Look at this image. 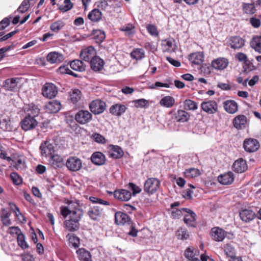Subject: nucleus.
I'll return each mask as SVG.
<instances>
[{
	"instance_id": "1",
	"label": "nucleus",
	"mask_w": 261,
	"mask_h": 261,
	"mask_svg": "<svg viewBox=\"0 0 261 261\" xmlns=\"http://www.w3.org/2000/svg\"><path fill=\"white\" fill-rule=\"evenodd\" d=\"M60 212L64 218H67L63 223L65 230L70 232L77 231L80 228V221L83 216V210L75 204V207L73 209L70 206H61Z\"/></svg>"
},
{
	"instance_id": "2",
	"label": "nucleus",
	"mask_w": 261,
	"mask_h": 261,
	"mask_svg": "<svg viewBox=\"0 0 261 261\" xmlns=\"http://www.w3.org/2000/svg\"><path fill=\"white\" fill-rule=\"evenodd\" d=\"M160 181L156 178H148L144 183V190L149 195L153 194L159 189Z\"/></svg>"
},
{
	"instance_id": "3",
	"label": "nucleus",
	"mask_w": 261,
	"mask_h": 261,
	"mask_svg": "<svg viewBox=\"0 0 261 261\" xmlns=\"http://www.w3.org/2000/svg\"><path fill=\"white\" fill-rule=\"evenodd\" d=\"M106 103L99 99L92 101L89 105L91 112L94 115L102 113L106 109Z\"/></svg>"
},
{
	"instance_id": "4",
	"label": "nucleus",
	"mask_w": 261,
	"mask_h": 261,
	"mask_svg": "<svg viewBox=\"0 0 261 261\" xmlns=\"http://www.w3.org/2000/svg\"><path fill=\"white\" fill-rule=\"evenodd\" d=\"M66 166L69 171L76 172L82 168V161L76 156H70L66 160Z\"/></svg>"
},
{
	"instance_id": "5",
	"label": "nucleus",
	"mask_w": 261,
	"mask_h": 261,
	"mask_svg": "<svg viewBox=\"0 0 261 261\" xmlns=\"http://www.w3.org/2000/svg\"><path fill=\"white\" fill-rule=\"evenodd\" d=\"M259 143L255 139L247 138L243 142V148L246 152L249 153L256 151L259 148Z\"/></svg>"
},
{
	"instance_id": "6",
	"label": "nucleus",
	"mask_w": 261,
	"mask_h": 261,
	"mask_svg": "<svg viewBox=\"0 0 261 261\" xmlns=\"http://www.w3.org/2000/svg\"><path fill=\"white\" fill-rule=\"evenodd\" d=\"M92 119V115L88 110H81L75 115V120L81 124H85L90 122Z\"/></svg>"
},
{
	"instance_id": "7",
	"label": "nucleus",
	"mask_w": 261,
	"mask_h": 261,
	"mask_svg": "<svg viewBox=\"0 0 261 261\" xmlns=\"http://www.w3.org/2000/svg\"><path fill=\"white\" fill-rule=\"evenodd\" d=\"M39 149L41 156L45 158L50 156L55 151L54 145L50 140H46L42 142Z\"/></svg>"
},
{
	"instance_id": "8",
	"label": "nucleus",
	"mask_w": 261,
	"mask_h": 261,
	"mask_svg": "<svg viewBox=\"0 0 261 261\" xmlns=\"http://www.w3.org/2000/svg\"><path fill=\"white\" fill-rule=\"evenodd\" d=\"M20 124L22 129L27 131L35 128L38 122L34 117L28 115L21 120Z\"/></svg>"
},
{
	"instance_id": "9",
	"label": "nucleus",
	"mask_w": 261,
	"mask_h": 261,
	"mask_svg": "<svg viewBox=\"0 0 261 261\" xmlns=\"http://www.w3.org/2000/svg\"><path fill=\"white\" fill-rule=\"evenodd\" d=\"M58 93L56 86L52 83H46L42 88V95L48 98L55 97Z\"/></svg>"
},
{
	"instance_id": "10",
	"label": "nucleus",
	"mask_w": 261,
	"mask_h": 261,
	"mask_svg": "<svg viewBox=\"0 0 261 261\" xmlns=\"http://www.w3.org/2000/svg\"><path fill=\"white\" fill-rule=\"evenodd\" d=\"M185 212L184 215V221L188 226L195 227L196 226V214L189 208H185Z\"/></svg>"
},
{
	"instance_id": "11",
	"label": "nucleus",
	"mask_w": 261,
	"mask_h": 261,
	"mask_svg": "<svg viewBox=\"0 0 261 261\" xmlns=\"http://www.w3.org/2000/svg\"><path fill=\"white\" fill-rule=\"evenodd\" d=\"M202 110L209 114H215L218 111V105L215 100L203 101L201 103Z\"/></svg>"
},
{
	"instance_id": "12",
	"label": "nucleus",
	"mask_w": 261,
	"mask_h": 261,
	"mask_svg": "<svg viewBox=\"0 0 261 261\" xmlns=\"http://www.w3.org/2000/svg\"><path fill=\"white\" fill-rule=\"evenodd\" d=\"M229 46L233 49L241 48L244 46L245 40L240 36H232L228 38Z\"/></svg>"
},
{
	"instance_id": "13",
	"label": "nucleus",
	"mask_w": 261,
	"mask_h": 261,
	"mask_svg": "<svg viewBox=\"0 0 261 261\" xmlns=\"http://www.w3.org/2000/svg\"><path fill=\"white\" fill-rule=\"evenodd\" d=\"M211 235L214 241L221 242L225 238L226 232L219 227H215L211 229Z\"/></svg>"
},
{
	"instance_id": "14",
	"label": "nucleus",
	"mask_w": 261,
	"mask_h": 261,
	"mask_svg": "<svg viewBox=\"0 0 261 261\" xmlns=\"http://www.w3.org/2000/svg\"><path fill=\"white\" fill-rule=\"evenodd\" d=\"M229 61L225 58H218L212 61L211 65L213 68L217 70H222L226 68Z\"/></svg>"
},
{
	"instance_id": "15",
	"label": "nucleus",
	"mask_w": 261,
	"mask_h": 261,
	"mask_svg": "<svg viewBox=\"0 0 261 261\" xmlns=\"http://www.w3.org/2000/svg\"><path fill=\"white\" fill-rule=\"evenodd\" d=\"M96 52L92 46H89L81 50L80 56L82 59L89 62L96 56Z\"/></svg>"
},
{
	"instance_id": "16",
	"label": "nucleus",
	"mask_w": 261,
	"mask_h": 261,
	"mask_svg": "<svg viewBox=\"0 0 261 261\" xmlns=\"http://www.w3.org/2000/svg\"><path fill=\"white\" fill-rule=\"evenodd\" d=\"M247 118L244 115H238L232 120L233 126L237 129H242L246 127Z\"/></svg>"
},
{
	"instance_id": "17",
	"label": "nucleus",
	"mask_w": 261,
	"mask_h": 261,
	"mask_svg": "<svg viewBox=\"0 0 261 261\" xmlns=\"http://www.w3.org/2000/svg\"><path fill=\"white\" fill-rule=\"evenodd\" d=\"M48 164L55 169L60 168L63 166L64 160L61 156L57 154H52L49 159Z\"/></svg>"
},
{
	"instance_id": "18",
	"label": "nucleus",
	"mask_w": 261,
	"mask_h": 261,
	"mask_svg": "<svg viewBox=\"0 0 261 261\" xmlns=\"http://www.w3.org/2000/svg\"><path fill=\"white\" fill-rule=\"evenodd\" d=\"M240 217L242 221L245 223L252 221L256 217L255 213L252 210L244 209L240 212Z\"/></svg>"
},
{
	"instance_id": "19",
	"label": "nucleus",
	"mask_w": 261,
	"mask_h": 261,
	"mask_svg": "<svg viewBox=\"0 0 261 261\" xmlns=\"http://www.w3.org/2000/svg\"><path fill=\"white\" fill-rule=\"evenodd\" d=\"M232 168L234 172L241 173L247 170L248 166L246 161L240 158L234 162Z\"/></svg>"
},
{
	"instance_id": "20",
	"label": "nucleus",
	"mask_w": 261,
	"mask_h": 261,
	"mask_svg": "<svg viewBox=\"0 0 261 261\" xmlns=\"http://www.w3.org/2000/svg\"><path fill=\"white\" fill-rule=\"evenodd\" d=\"M132 193L124 189L116 190L114 192V197L121 201H127L132 197Z\"/></svg>"
},
{
	"instance_id": "21",
	"label": "nucleus",
	"mask_w": 261,
	"mask_h": 261,
	"mask_svg": "<svg viewBox=\"0 0 261 261\" xmlns=\"http://www.w3.org/2000/svg\"><path fill=\"white\" fill-rule=\"evenodd\" d=\"M126 107L124 105L116 103L112 105L110 108V113L116 116H121L125 112Z\"/></svg>"
},
{
	"instance_id": "22",
	"label": "nucleus",
	"mask_w": 261,
	"mask_h": 261,
	"mask_svg": "<svg viewBox=\"0 0 261 261\" xmlns=\"http://www.w3.org/2000/svg\"><path fill=\"white\" fill-rule=\"evenodd\" d=\"M218 180L223 185L231 184L234 180V174L232 172L224 173L218 176Z\"/></svg>"
},
{
	"instance_id": "23",
	"label": "nucleus",
	"mask_w": 261,
	"mask_h": 261,
	"mask_svg": "<svg viewBox=\"0 0 261 261\" xmlns=\"http://www.w3.org/2000/svg\"><path fill=\"white\" fill-rule=\"evenodd\" d=\"M162 49L164 52L172 53L176 50V46L173 39H169L162 42Z\"/></svg>"
},
{
	"instance_id": "24",
	"label": "nucleus",
	"mask_w": 261,
	"mask_h": 261,
	"mask_svg": "<svg viewBox=\"0 0 261 261\" xmlns=\"http://www.w3.org/2000/svg\"><path fill=\"white\" fill-rule=\"evenodd\" d=\"M61 105L59 101L57 100H52L49 101L45 106V109L46 112L48 113H57L61 109Z\"/></svg>"
},
{
	"instance_id": "25",
	"label": "nucleus",
	"mask_w": 261,
	"mask_h": 261,
	"mask_svg": "<svg viewBox=\"0 0 261 261\" xmlns=\"http://www.w3.org/2000/svg\"><path fill=\"white\" fill-rule=\"evenodd\" d=\"M204 55L202 52H196L191 54L189 56V60L192 64L194 65H200L204 61Z\"/></svg>"
},
{
	"instance_id": "26",
	"label": "nucleus",
	"mask_w": 261,
	"mask_h": 261,
	"mask_svg": "<svg viewBox=\"0 0 261 261\" xmlns=\"http://www.w3.org/2000/svg\"><path fill=\"white\" fill-rule=\"evenodd\" d=\"M223 107L224 110L229 114H234L238 110L237 103L233 100H227L224 102Z\"/></svg>"
},
{
	"instance_id": "27",
	"label": "nucleus",
	"mask_w": 261,
	"mask_h": 261,
	"mask_svg": "<svg viewBox=\"0 0 261 261\" xmlns=\"http://www.w3.org/2000/svg\"><path fill=\"white\" fill-rule=\"evenodd\" d=\"M103 209L98 206H95L90 207L88 212L89 217L93 220H97L102 216Z\"/></svg>"
},
{
	"instance_id": "28",
	"label": "nucleus",
	"mask_w": 261,
	"mask_h": 261,
	"mask_svg": "<svg viewBox=\"0 0 261 261\" xmlns=\"http://www.w3.org/2000/svg\"><path fill=\"white\" fill-rule=\"evenodd\" d=\"M103 65L104 62L103 60L99 57L95 56L90 61L91 68L95 71H98L101 70L103 68Z\"/></svg>"
},
{
	"instance_id": "29",
	"label": "nucleus",
	"mask_w": 261,
	"mask_h": 261,
	"mask_svg": "<svg viewBox=\"0 0 261 261\" xmlns=\"http://www.w3.org/2000/svg\"><path fill=\"white\" fill-rule=\"evenodd\" d=\"M92 162L96 165H102L105 163V155L101 152H94L91 157Z\"/></svg>"
},
{
	"instance_id": "30",
	"label": "nucleus",
	"mask_w": 261,
	"mask_h": 261,
	"mask_svg": "<svg viewBox=\"0 0 261 261\" xmlns=\"http://www.w3.org/2000/svg\"><path fill=\"white\" fill-rule=\"evenodd\" d=\"M115 220L118 225H124L129 222L130 219L127 214L118 212L115 213Z\"/></svg>"
},
{
	"instance_id": "31",
	"label": "nucleus",
	"mask_w": 261,
	"mask_h": 261,
	"mask_svg": "<svg viewBox=\"0 0 261 261\" xmlns=\"http://www.w3.org/2000/svg\"><path fill=\"white\" fill-rule=\"evenodd\" d=\"M77 258L80 261H92L91 254L86 249L81 248L76 251Z\"/></svg>"
},
{
	"instance_id": "32",
	"label": "nucleus",
	"mask_w": 261,
	"mask_h": 261,
	"mask_svg": "<svg viewBox=\"0 0 261 261\" xmlns=\"http://www.w3.org/2000/svg\"><path fill=\"white\" fill-rule=\"evenodd\" d=\"M47 61L51 64L60 63L63 60V55L58 52H51L46 57Z\"/></svg>"
},
{
	"instance_id": "33",
	"label": "nucleus",
	"mask_w": 261,
	"mask_h": 261,
	"mask_svg": "<svg viewBox=\"0 0 261 261\" xmlns=\"http://www.w3.org/2000/svg\"><path fill=\"white\" fill-rule=\"evenodd\" d=\"M185 255L186 258H188V260L198 259L201 255L199 251L193 247L188 248L185 251Z\"/></svg>"
},
{
	"instance_id": "34",
	"label": "nucleus",
	"mask_w": 261,
	"mask_h": 261,
	"mask_svg": "<svg viewBox=\"0 0 261 261\" xmlns=\"http://www.w3.org/2000/svg\"><path fill=\"white\" fill-rule=\"evenodd\" d=\"M250 45L256 52L261 54V36L256 35L253 37L250 40Z\"/></svg>"
},
{
	"instance_id": "35",
	"label": "nucleus",
	"mask_w": 261,
	"mask_h": 261,
	"mask_svg": "<svg viewBox=\"0 0 261 261\" xmlns=\"http://www.w3.org/2000/svg\"><path fill=\"white\" fill-rule=\"evenodd\" d=\"M109 154L110 156L114 159H119L123 155V151L118 146L110 145Z\"/></svg>"
},
{
	"instance_id": "36",
	"label": "nucleus",
	"mask_w": 261,
	"mask_h": 261,
	"mask_svg": "<svg viewBox=\"0 0 261 261\" xmlns=\"http://www.w3.org/2000/svg\"><path fill=\"white\" fill-rule=\"evenodd\" d=\"M236 58L241 62H244V69L245 72H249L252 70V67H250L248 63L247 57L243 53H239L236 55Z\"/></svg>"
},
{
	"instance_id": "37",
	"label": "nucleus",
	"mask_w": 261,
	"mask_h": 261,
	"mask_svg": "<svg viewBox=\"0 0 261 261\" xmlns=\"http://www.w3.org/2000/svg\"><path fill=\"white\" fill-rule=\"evenodd\" d=\"M70 67L74 70L83 72L86 69V65L80 60H74L71 62Z\"/></svg>"
},
{
	"instance_id": "38",
	"label": "nucleus",
	"mask_w": 261,
	"mask_h": 261,
	"mask_svg": "<svg viewBox=\"0 0 261 261\" xmlns=\"http://www.w3.org/2000/svg\"><path fill=\"white\" fill-rule=\"evenodd\" d=\"M160 104L162 107L170 108L175 104V99L172 96H166L160 100Z\"/></svg>"
},
{
	"instance_id": "39",
	"label": "nucleus",
	"mask_w": 261,
	"mask_h": 261,
	"mask_svg": "<svg viewBox=\"0 0 261 261\" xmlns=\"http://www.w3.org/2000/svg\"><path fill=\"white\" fill-rule=\"evenodd\" d=\"M102 16L101 11L98 9H94L88 15V18L93 22L99 21Z\"/></svg>"
},
{
	"instance_id": "40",
	"label": "nucleus",
	"mask_w": 261,
	"mask_h": 261,
	"mask_svg": "<svg viewBox=\"0 0 261 261\" xmlns=\"http://www.w3.org/2000/svg\"><path fill=\"white\" fill-rule=\"evenodd\" d=\"M189 114L183 110H178L175 114V119L178 122H186L189 120Z\"/></svg>"
},
{
	"instance_id": "41",
	"label": "nucleus",
	"mask_w": 261,
	"mask_h": 261,
	"mask_svg": "<svg viewBox=\"0 0 261 261\" xmlns=\"http://www.w3.org/2000/svg\"><path fill=\"white\" fill-rule=\"evenodd\" d=\"M18 81L19 79L18 78H12L10 79H7L5 83V87L8 90L14 91L17 87Z\"/></svg>"
},
{
	"instance_id": "42",
	"label": "nucleus",
	"mask_w": 261,
	"mask_h": 261,
	"mask_svg": "<svg viewBox=\"0 0 261 261\" xmlns=\"http://www.w3.org/2000/svg\"><path fill=\"white\" fill-rule=\"evenodd\" d=\"M184 176L186 178H193L199 176L201 174L199 169L195 168H190L184 171Z\"/></svg>"
},
{
	"instance_id": "43",
	"label": "nucleus",
	"mask_w": 261,
	"mask_h": 261,
	"mask_svg": "<svg viewBox=\"0 0 261 261\" xmlns=\"http://www.w3.org/2000/svg\"><path fill=\"white\" fill-rule=\"evenodd\" d=\"M10 213L5 208H2L1 212V219L4 225L9 226L11 224V221L9 219Z\"/></svg>"
},
{
	"instance_id": "44",
	"label": "nucleus",
	"mask_w": 261,
	"mask_h": 261,
	"mask_svg": "<svg viewBox=\"0 0 261 261\" xmlns=\"http://www.w3.org/2000/svg\"><path fill=\"white\" fill-rule=\"evenodd\" d=\"M120 30L124 32L127 36H131L135 33V27L132 23H127L122 26Z\"/></svg>"
},
{
	"instance_id": "45",
	"label": "nucleus",
	"mask_w": 261,
	"mask_h": 261,
	"mask_svg": "<svg viewBox=\"0 0 261 261\" xmlns=\"http://www.w3.org/2000/svg\"><path fill=\"white\" fill-rule=\"evenodd\" d=\"M184 107L185 110L195 111L198 109V105L194 101L188 99L184 101Z\"/></svg>"
},
{
	"instance_id": "46",
	"label": "nucleus",
	"mask_w": 261,
	"mask_h": 261,
	"mask_svg": "<svg viewBox=\"0 0 261 261\" xmlns=\"http://www.w3.org/2000/svg\"><path fill=\"white\" fill-rule=\"evenodd\" d=\"M81 97L82 92L80 90L77 89L72 90L70 94V98L71 101L73 103H76L78 102L81 99Z\"/></svg>"
},
{
	"instance_id": "47",
	"label": "nucleus",
	"mask_w": 261,
	"mask_h": 261,
	"mask_svg": "<svg viewBox=\"0 0 261 261\" xmlns=\"http://www.w3.org/2000/svg\"><path fill=\"white\" fill-rule=\"evenodd\" d=\"M130 56L132 58L139 60L143 59L145 56V52L143 49L136 48L131 53Z\"/></svg>"
},
{
	"instance_id": "48",
	"label": "nucleus",
	"mask_w": 261,
	"mask_h": 261,
	"mask_svg": "<svg viewBox=\"0 0 261 261\" xmlns=\"http://www.w3.org/2000/svg\"><path fill=\"white\" fill-rule=\"evenodd\" d=\"M66 238L69 241V244L74 248H76L80 245V239L73 234H68Z\"/></svg>"
},
{
	"instance_id": "49",
	"label": "nucleus",
	"mask_w": 261,
	"mask_h": 261,
	"mask_svg": "<svg viewBox=\"0 0 261 261\" xmlns=\"http://www.w3.org/2000/svg\"><path fill=\"white\" fill-rule=\"evenodd\" d=\"M73 6V4L70 0H64V4L60 6L59 9L62 12H66L71 10Z\"/></svg>"
},
{
	"instance_id": "50",
	"label": "nucleus",
	"mask_w": 261,
	"mask_h": 261,
	"mask_svg": "<svg viewBox=\"0 0 261 261\" xmlns=\"http://www.w3.org/2000/svg\"><path fill=\"white\" fill-rule=\"evenodd\" d=\"M224 252L225 254L230 258L234 257L236 256V251L234 247L230 245V244H226L224 248Z\"/></svg>"
},
{
	"instance_id": "51",
	"label": "nucleus",
	"mask_w": 261,
	"mask_h": 261,
	"mask_svg": "<svg viewBox=\"0 0 261 261\" xmlns=\"http://www.w3.org/2000/svg\"><path fill=\"white\" fill-rule=\"evenodd\" d=\"M243 9L245 13L249 14H253L256 12V9L253 4H244Z\"/></svg>"
},
{
	"instance_id": "52",
	"label": "nucleus",
	"mask_w": 261,
	"mask_h": 261,
	"mask_svg": "<svg viewBox=\"0 0 261 261\" xmlns=\"http://www.w3.org/2000/svg\"><path fill=\"white\" fill-rule=\"evenodd\" d=\"M133 103H134L135 106L137 108H145L149 106L148 101L143 98L133 100Z\"/></svg>"
},
{
	"instance_id": "53",
	"label": "nucleus",
	"mask_w": 261,
	"mask_h": 261,
	"mask_svg": "<svg viewBox=\"0 0 261 261\" xmlns=\"http://www.w3.org/2000/svg\"><path fill=\"white\" fill-rule=\"evenodd\" d=\"M17 239L18 245L21 248L25 249L29 247V245L25 240V236L22 233L17 236Z\"/></svg>"
},
{
	"instance_id": "54",
	"label": "nucleus",
	"mask_w": 261,
	"mask_h": 261,
	"mask_svg": "<svg viewBox=\"0 0 261 261\" xmlns=\"http://www.w3.org/2000/svg\"><path fill=\"white\" fill-rule=\"evenodd\" d=\"M27 111L28 112V115H30L35 118L36 116L38 115L39 113V109L37 106L34 105H31L29 106V109Z\"/></svg>"
},
{
	"instance_id": "55",
	"label": "nucleus",
	"mask_w": 261,
	"mask_h": 261,
	"mask_svg": "<svg viewBox=\"0 0 261 261\" xmlns=\"http://www.w3.org/2000/svg\"><path fill=\"white\" fill-rule=\"evenodd\" d=\"M64 26V23L61 20H58L52 23L50 28L54 32H58L61 30Z\"/></svg>"
},
{
	"instance_id": "56",
	"label": "nucleus",
	"mask_w": 261,
	"mask_h": 261,
	"mask_svg": "<svg viewBox=\"0 0 261 261\" xmlns=\"http://www.w3.org/2000/svg\"><path fill=\"white\" fill-rule=\"evenodd\" d=\"M185 208H181L180 209H173L171 213V217L173 219H179L180 217L184 216L185 213V212L184 211Z\"/></svg>"
},
{
	"instance_id": "57",
	"label": "nucleus",
	"mask_w": 261,
	"mask_h": 261,
	"mask_svg": "<svg viewBox=\"0 0 261 261\" xmlns=\"http://www.w3.org/2000/svg\"><path fill=\"white\" fill-rule=\"evenodd\" d=\"M177 237L181 240H187L189 238V234L184 228L179 229L176 233Z\"/></svg>"
},
{
	"instance_id": "58",
	"label": "nucleus",
	"mask_w": 261,
	"mask_h": 261,
	"mask_svg": "<svg viewBox=\"0 0 261 261\" xmlns=\"http://www.w3.org/2000/svg\"><path fill=\"white\" fill-rule=\"evenodd\" d=\"M58 71L62 74H68L74 77H77V74L72 71L68 67L66 66H61L58 69Z\"/></svg>"
},
{
	"instance_id": "59",
	"label": "nucleus",
	"mask_w": 261,
	"mask_h": 261,
	"mask_svg": "<svg viewBox=\"0 0 261 261\" xmlns=\"http://www.w3.org/2000/svg\"><path fill=\"white\" fill-rule=\"evenodd\" d=\"M94 38L98 42H102L106 38L105 33L101 30H96L94 33Z\"/></svg>"
},
{
	"instance_id": "60",
	"label": "nucleus",
	"mask_w": 261,
	"mask_h": 261,
	"mask_svg": "<svg viewBox=\"0 0 261 261\" xmlns=\"http://www.w3.org/2000/svg\"><path fill=\"white\" fill-rule=\"evenodd\" d=\"M29 1L30 0H24L19 7L17 11L21 13L25 12L29 8Z\"/></svg>"
},
{
	"instance_id": "61",
	"label": "nucleus",
	"mask_w": 261,
	"mask_h": 261,
	"mask_svg": "<svg viewBox=\"0 0 261 261\" xmlns=\"http://www.w3.org/2000/svg\"><path fill=\"white\" fill-rule=\"evenodd\" d=\"M89 200L93 203H97L105 205H109L110 204L109 202L107 201L103 200L100 198L94 196L90 197Z\"/></svg>"
},
{
	"instance_id": "62",
	"label": "nucleus",
	"mask_w": 261,
	"mask_h": 261,
	"mask_svg": "<svg viewBox=\"0 0 261 261\" xmlns=\"http://www.w3.org/2000/svg\"><path fill=\"white\" fill-rule=\"evenodd\" d=\"M10 177L15 185H19L21 184L22 178L17 173H12L10 175Z\"/></svg>"
},
{
	"instance_id": "63",
	"label": "nucleus",
	"mask_w": 261,
	"mask_h": 261,
	"mask_svg": "<svg viewBox=\"0 0 261 261\" xmlns=\"http://www.w3.org/2000/svg\"><path fill=\"white\" fill-rule=\"evenodd\" d=\"M93 140L99 143L104 144L106 143L105 137L98 133H94L92 136Z\"/></svg>"
},
{
	"instance_id": "64",
	"label": "nucleus",
	"mask_w": 261,
	"mask_h": 261,
	"mask_svg": "<svg viewBox=\"0 0 261 261\" xmlns=\"http://www.w3.org/2000/svg\"><path fill=\"white\" fill-rule=\"evenodd\" d=\"M148 33L152 36H157L159 35V32L157 30L156 27L153 24H148L146 27Z\"/></svg>"
}]
</instances>
